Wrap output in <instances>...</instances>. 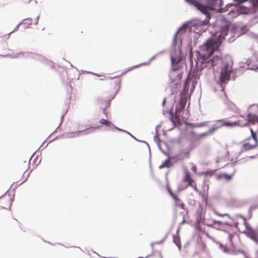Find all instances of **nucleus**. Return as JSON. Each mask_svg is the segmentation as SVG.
<instances>
[{
    "mask_svg": "<svg viewBox=\"0 0 258 258\" xmlns=\"http://www.w3.org/2000/svg\"><path fill=\"white\" fill-rule=\"evenodd\" d=\"M99 123L102 125H104V126H108V127H111V126L115 127L114 125L111 123V122H110V121H109L107 119H101L99 121Z\"/></svg>",
    "mask_w": 258,
    "mask_h": 258,
    "instance_id": "11",
    "label": "nucleus"
},
{
    "mask_svg": "<svg viewBox=\"0 0 258 258\" xmlns=\"http://www.w3.org/2000/svg\"><path fill=\"white\" fill-rule=\"evenodd\" d=\"M231 71L228 65L224 66L221 71L219 81L221 85L226 83L230 79Z\"/></svg>",
    "mask_w": 258,
    "mask_h": 258,
    "instance_id": "5",
    "label": "nucleus"
},
{
    "mask_svg": "<svg viewBox=\"0 0 258 258\" xmlns=\"http://www.w3.org/2000/svg\"><path fill=\"white\" fill-rule=\"evenodd\" d=\"M22 2L24 4H27L31 1V0H21Z\"/></svg>",
    "mask_w": 258,
    "mask_h": 258,
    "instance_id": "24",
    "label": "nucleus"
},
{
    "mask_svg": "<svg viewBox=\"0 0 258 258\" xmlns=\"http://www.w3.org/2000/svg\"><path fill=\"white\" fill-rule=\"evenodd\" d=\"M171 61L172 66H174L178 63L179 61V59H177L176 57L171 56Z\"/></svg>",
    "mask_w": 258,
    "mask_h": 258,
    "instance_id": "18",
    "label": "nucleus"
},
{
    "mask_svg": "<svg viewBox=\"0 0 258 258\" xmlns=\"http://www.w3.org/2000/svg\"><path fill=\"white\" fill-rule=\"evenodd\" d=\"M229 26L225 25L221 27L220 32H216L212 34L211 37L207 40L201 48V53L198 56V63H201V69H211L217 65L221 61V58L218 56H215L210 58V56L217 50L221 45L222 40L228 34Z\"/></svg>",
    "mask_w": 258,
    "mask_h": 258,
    "instance_id": "1",
    "label": "nucleus"
},
{
    "mask_svg": "<svg viewBox=\"0 0 258 258\" xmlns=\"http://www.w3.org/2000/svg\"><path fill=\"white\" fill-rule=\"evenodd\" d=\"M232 175H228L226 173L220 174L218 175V178L219 179H224L226 180L229 181L232 178Z\"/></svg>",
    "mask_w": 258,
    "mask_h": 258,
    "instance_id": "14",
    "label": "nucleus"
},
{
    "mask_svg": "<svg viewBox=\"0 0 258 258\" xmlns=\"http://www.w3.org/2000/svg\"><path fill=\"white\" fill-rule=\"evenodd\" d=\"M245 224L246 229L243 232L246 235L258 243V234L253 229H252L249 225L245 221Z\"/></svg>",
    "mask_w": 258,
    "mask_h": 258,
    "instance_id": "6",
    "label": "nucleus"
},
{
    "mask_svg": "<svg viewBox=\"0 0 258 258\" xmlns=\"http://www.w3.org/2000/svg\"><path fill=\"white\" fill-rule=\"evenodd\" d=\"M203 233L209 238H211V239H213V238L212 237V236H211L209 233L206 231L205 230H204L203 231Z\"/></svg>",
    "mask_w": 258,
    "mask_h": 258,
    "instance_id": "22",
    "label": "nucleus"
},
{
    "mask_svg": "<svg viewBox=\"0 0 258 258\" xmlns=\"http://www.w3.org/2000/svg\"><path fill=\"white\" fill-rule=\"evenodd\" d=\"M178 113H176V110H175V114L171 115V120L172 122H173L174 123V124L178 123L180 121Z\"/></svg>",
    "mask_w": 258,
    "mask_h": 258,
    "instance_id": "13",
    "label": "nucleus"
},
{
    "mask_svg": "<svg viewBox=\"0 0 258 258\" xmlns=\"http://www.w3.org/2000/svg\"><path fill=\"white\" fill-rule=\"evenodd\" d=\"M93 130L99 128V127H92Z\"/></svg>",
    "mask_w": 258,
    "mask_h": 258,
    "instance_id": "30",
    "label": "nucleus"
},
{
    "mask_svg": "<svg viewBox=\"0 0 258 258\" xmlns=\"http://www.w3.org/2000/svg\"><path fill=\"white\" fill-rule=\"evenodd\" d=\"M63 116H61V123H62V119H63Z\"/></svg>",
    "mask_w": 258,
    "mask_h": 258,
    "instance_id": "31",
    "label": "nucleus"
},
{
    "mask_svg": "<svg viewBox=\"0 0 258 258\" xmlns=\"http://www.w3.org/2000/svg\"><path fill=\"white\" fill-rule=\"evenodd\" d=\"M185 1L196 7L198 10L206 16L207 20L204 21L196 20L192 22L193 26L196 27L194 30L195 32L200 33L205 32L206 30L205 27L208 25L209 20L211 18L209 11L218 9L221 0H209V4L210 5V7L205 6L199 3L196 0H185Z\"/></svg>",
    "mask_w": 258,
    "mask_h": 258,
    "instance_id": "2",
    "label": "nucleus"
},
{
    "mask_svg": "<svg viewBox=\"0 0 258 258\" xmlns=\"http://www.w3.org/2000/svg\"><path fill=\"white\" fill-rule=\"evenodd\" d=\"M173 241L176 245L180 248L181 245L179 238L178 236H174Z\"/></svg>",
    "mask_w": 258,
    "mask_h": 258,
    "instance_id": "16",
    "label": "nucleus"
},
{
    "mask_svg": "<svg viewBox=\"0 0 258 258\" xmlns=\"http://www.w3.org/2000/svg\"><path fill=\"white\" fill-rule=\"evenodd\" d=\"M29 168V161H25L20 162L18 167V170L21 174H24Z\"/></svg>",
    "mask_w": 258,
    "mask_h": 258,
    "instance_id": "10",
    "label": "nucleus"
},
{
    "mask_svg": "<svg viewBox=\"0 0 258 258\" xmlns=\"http://www.w3.org/2000/svg\"><path fill=\"white\" fill-rule=\"evenodd\" d=\"M187 102V98L185 95H181L179 102V105L176 109V113H179L185 108Z\"/></svg>",
    "mask_w": 258,
    "mask_h": 258,
    "instance_id": "9",
    "label": "nucleus"
},
{
    "mask_svg": "<svg viewBox=\"0 0 258 258\" xmlns=\"http://www.w3.org/2000/svg\"><path fill=\"white\" fill-rule=\"evenodd\" d=\"M213 224L214 225H217L218 226H220L222 224V223L221 221H213Z\"/></svg>",
    "mask_w": 258,
    "mask_h": 258,
    "instance_id": "21",
    "label": "nucleus"
},
{
    "mask_svg": "<svg viewBox=\"0 0 258 258\" xmlns=\"http://www.w3.org/2000/svg\"><path fill=\"white\" fill-rule=\"evenodd\" d=\"M120 81H119V82H118V84H117V86H118V87H119V86H120Z\"/></svg>",
    "mask_w": 258,
    "mask_h": 258,
    "instance_id": "29",
    "label": "nucleus"
},
{
    "mask_svg": "<svg viewBox=\"0 0 258 258\" xmlns=\"http://www.w3.org/2000/svg\"><path fill=\"white\" fill-rule=\"evenodd\" d=\"M247 117H248L249 122H252V119L251 118V115L250 114H248V116H247Z\"/></svg>",
    "mask_w": 258,
    "mask_h": 258,
    "instance_id": "25",
    "label": "nucleus"
},
{
    "mask_svg": "<svg viewBox=\"0 0 258 258\" xmlns=\"http://www.w3.org/2000/svg\"><path fill=\"white\" fill-rule=\"evenodd\" d=\"M208 226L209 227H213V228L214 227V225H212V224H208Z\"/></svg>",
    "mask_w": 258,
    "mask_h": 258,
    "instance_id": "27",
    "label": "nucleus"
},
{
    "mask_svg": "<svg viewBox=\"0 0 258 258\" xmlns=\"http://www.w3.org/2000/svg\"><path fill=\"white\" fill-rule=\"evenodd\" d=\"M38 19H39V17L38 16V17H37L34 19V22H33V21H32V19H31V18H27V19L24 20L23 23L24 24H28L29 25H32L33 23L34 24H37V22H38Z\"/></svg>",
    "mask_w": 258,
    "mask_h": 258,
    "instance_id": "12",
    "label": "nucleus"
},
{
    "mask_svg": "<svg viewBox=\"0 0 258 258\" xmlns=\"http://www.w3.org/2000/svg\"><path fill=\"white\" fill-rule=\"evenodd\" d=\"M27 180V179H25V180H24L23 181H22L20 183V184H22L23 182H24L26 180Z\"/></svg>",
    "mask_w": 258,
    "mask_h": 258,
    "instance_id": "28",
    "label": "nucleus"
},
{
    "mask_svg": "<svg viewBox=\"0 0 258 258\" xmlns=\"http://www.w3.org/2000/svg\"><path fill=\"white\" fill-rule=\"evenodd\" d=\"M104 114H106V110H104Z\"/></svg>",
    "mask_w": 258,
    "mask_h": 258,
    "instance_id": "32",
    "label": "nucleus"
},
{
    "mask_svg": "<svg viewBox=\"0 0 258 258\" xmlns=\"http://www.w3.org/2000/svg\"><path fill=\"white\" fill-rule=\"evenodd\" d=\"M216 214L218 216H221V217H224V216H228L229 215L228 214H222V213H220L218 212H216Z\"/></svg>",
    "mask_w": 258,
    "mask_h": 258,
    "instance_id": "20",
    "label": "nucleus"
},
{
    "mask_svg": "<svg viewBox=\"0 0 258 258\" xmlns=\"http://www.w3.org/2000/svg\"><path fill=\"white\" fill-rule=\"evenodd\" d=\"M171 166V163L170 159H167L164 161L163 164L160 166L161 168L163 167H169Z\"/></svg>",
    "mask_w": 258,
    "mask_h": 258,
    "instance_id": "15",
    "label": "nucleus"
},
{
    "mask_svg": "<svg viewBox=\"0 0 258 258\" xmlns=\"http://www.w3.org/2000/svg\"><path fill=\"white\" fill-rule=\"evenodd\" d=\"M206 125V122H202V123H196L195 124H191V127H203Z\"/></svg>",
    "mask_w": 258,
    "mask_h": 258,
    "instance_id": "19",
    "label": "nucleus"
},
{
    "mask_svg": "<svg viewBox=\"0 0 258 258\" xmlns=\"http://www.w3.org/2000/svg\"><path fill=\"white\" fill-rule=\"evenodd\" d=\"M239 125H240V123H239V121L232 122L229 120H227V119H219V120H218L216 121V124H215V125H216L215 127H214L212 129H211L209 132L204 133L201 136H207L210 133L214 131L216 128L221 127L222 126L232 127H234V126H238Z\"/></svg>",
    "mask_w": 258,
    "mask_h": 258,
    "instance_id": "4",
    "label": "nucleus"
},
{
    "mask_svg": "<svg viewBox=\"0 0 258 258\" xmlns=\"http://www.w3.org/2000/svg\"><path fill=\"white\" fill-rule=\"evenodd\" d=\"M215 173V170H210V171H207L206 172H203V174L205 176H212L214 175Z\"/></svg>",
    "mask_w": 258,
    "mask_h": 258,
    "instance_id": "17",
    "label": "nucleus"
},
{
    "mask_svg": "<svg viewBox=\"0 0 258 258\" xmlns=\"http://www.w3.org/2000/svg\"><path fill=\"white\" fill-rule=\"evenodd\" d=\"M191 170L194 172L196 173L197 171V168L196 166H193L191 168Z\"/></svg>",
    "mask_w": 258,
    "mask_h": 258,
    "instance_id": "23",
    "label": "nucleus"
},
{
    "mask_svg": "<svg viewBox=\"0 0 258 258\" xmlns=\"http://www.w3.org/2000/svg\"><path fill=\"white\" fill-rule=\"evenodd\" d=\"M251 137L245 139L242 144V151L252 150L258 147V138L255 132L252 128L250 130Z\"/></svg>",
    "mask_w": 258,
    "mask_h": 258,
    "instance_id": "3",
    "label": "nucleus"
},
{
    "mask_svg": "<svg viewBox=\"0 0 258 258\" xmlns=\"http://www.w3.org/2000/svg\"><path fill=\"white\" fill-rule=\"evenodd\" d=\"M183 181L184 182L187 183L188 185L193 187L196 191H199L197 187L196 182L191 178V175L187 170H186L185 172Z\"/></svg>",
    "mask_w": 258,
    "mask_h": 258,
    "instance_id": "8",
    "label": "nucleus"
},
{
    "mask_svg": "<svg viewBox=\"0 0 258 258\" xmlns=\"http://www.w3.org/2000/svg\"><path fill=\"white\" fill-rule=\"evenodd\" d=\"M132 70V69H128V70H127V71H124V72H122V73L121 74L120 76H122V75H124V74H126L127 72L130 71V70Z\"/></svg>",
    "mask_w": 258,
    "mask_h": 258,
    "instance_id": "26",
    "label": "nucleus"
},
{
    "mask_svg": "<svg viewBox=\"0 0 258 258\" xmlns=\"http://www.w3.org/2000/svg\"><path fill=\"white\" fill-rule=\"evenodd\" d=\"M166 188L170 196L175 201L176 209L178 208H181V210H182V212L184 213L185 211V205L181 203L180 200L178 198V197L171 191V189L168 185H167Z\"/></svg>",
    "mask_w": 258,
    "mask_h": 258,
    "instance_id": "7",
    "label": "nucleus"
}]
</instances>
